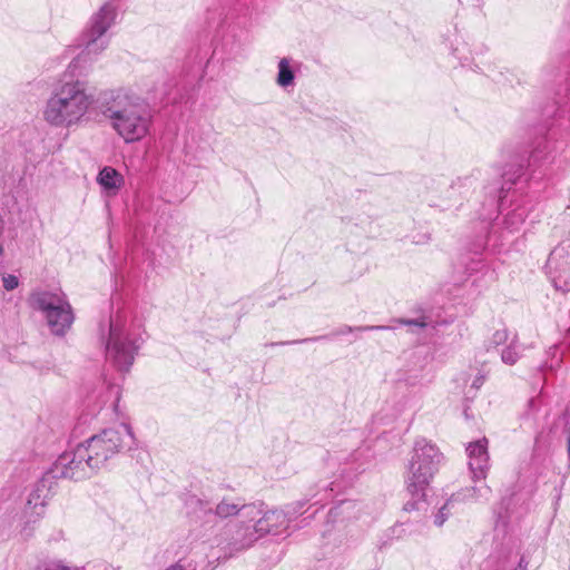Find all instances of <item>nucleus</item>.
Instances as JSON below:
<instances>
[{
    "label": "nucleus",
    "mask_w": 570,
    "mask_h": 570,
    "mask_svg": "<svg viewBox=\"0 0 570 570\" xmlns=\"http://www.w3.org/2000/svg\"><path fill=\"white\" fill-rule=\"evenodd\" d=\"M117 10L112 2H106L90 18L80 36L82 50L68 65V72L77 79L57 83L45 102L43 120L55 128L71 129L87 122L95 108V95L88 83L78 77L87 76L92 63L108 48V30L114 26Z\"/></svg>",
    "instance_id": "1"
},
{
    "label": "nucleus",
    "mask_w": 570,
    "mask_h": 570,
    "mask_svg": "<svg viewBox=\"0 0 570 570\" xmlns=\"http://www.w3.org/2000/svg\"><path fill=\"white\" fill-rule=\"evenodd\" d=\"M104 114L110 127L126 142L142 140L150 131L153 115L148 104L126 88L104 94Z\"/></svg>",
    "instance_id": "2"
},
{
    "label": "nucleus",
    "mask_w": 570,
    "mask_h": 570,
    "mask_svg": "<svg viewBox=\"0 0 570 570\" xmlns=\"http://www.w3.org/2000/svg\"><path fill=\"white\" fill-rule=\"evenodd\" d=\"M443 454L439 448L425 439L416 440L405 475L406 492L410 499L404 503L406 512L423 511L429 505L430 484L438 473Z\"/></svg>",
    "instance_id": "3"
},
{
    "label": "nucleus",
    "mask_w": 570,
    "mask_h": 570,
    "mask_svg": "<svg viewBox=\"0 0 570 570\" xmlns=\"http://www.w3.org/2000/svg\"><path fill=\"white\" fill-rule=\"evenodd\" d=\"M134 445L136 441L130 425L119 423L79 444V456L87 459L89 464L98 470L120 450L131 449Z\"/></svg>",
    "instance_id": "4"
},
{
    "label": "nucleus",
    "mask_w": 570,
    "mask_h": 570,
    "mask_svg": "<svg viewBox=\"0 0 570 570\" xmlns=\"http://www.w3.org/2000/svg\"><path fill=\"white\" fill-rule=\"evenodd\" d=\"M106 355L114 366L120 372H128L134 364L139 348L138 338L126 323H106Z\"/></svg>",
    "instance_id": "5"
},
{
    "label": "nucleus",
    "mask_w": 570,
    "mask_h": 570,
    "mask_svg": "<svg viewBox=\"0 0 570 570\" xmlns=\"http://www.w3.org/2000/svg\"><path fill=\"white\" fill-rule=\"evenodd\" d=\"M32 308L41 311L48 321H73L72 307L62 292L37 289L29 297Z\"/></svg>",
    "instance_id": "6"
},
{
    "label": "nucleus",
    "mask_w": 570,
    "mask_h": 570,
    "mask_svg": "<svg viewBox=\"0 0 570 570\" xmlns=\"http://www.w3.org/2000/svg\"><path fill=\"white\" fill-rule=\"evenodd\" d=\"M546 271L556 289L570 291V239L562 242L551 252Z\"/></svg>",
    "instance_id": "7"
},
{
    "label": "nucleus",
    "mask_w": 570,
    "mask_h": 570,
    "mask_svg": "<svg viewBox=\"0 0 570 570\" xmlns=\"http://www.w3.org/2000/svg\"><path fill=\"white\" fill-rule=\"evenodd\" d=\"M488 445V439L482 438L470 442L465 449L471 480L475 483L485 480L490 469Z\"/></svg>",
    "instance_id": "8"
},
{
    "label": "nucleus",
    "mask_w": 570,
    "mask_h": 570,
    "mask_svg": "<svg viewBox=\"0 0 570 570\" xmlns=\"http://www.w3.org/2000/svg\"><path fill=\"white\" fill-rule=\"evenodd\" d=\"M56 469L63 478L72 480L86 479L96 471L87 459H80L79 445L61 454L56 462Z\"/></svg>",
    "instance_id": "9"
},
{
    "label": "nucleus",
    "mask_w": 570,
    "mask_h": 570,
    "mask_svg": "<svg viewBox=\"0 0 570 570\" xmlns=\"http://www.w3.org/2000/svg\"><path fill=\"white\" fill-rule=\"evenodd\" d=\"M244 515L250 519H258L259 527L266 528L267 533H277L285 529L289 522L287 514L281 510H271L264 512L256 504L244 505Z\"/></svg>",
    "instance_id": "10"
},
{
    "label": "nucleus",
    "mask_w": 570,
    "mask_h": 570,
    "mask_svg": "<svg viewBox=\"0 0 570 570\" xmlns=\"http://www.w3.org/2000/svg\"><path fill=\"white\" fill-rule=\"evenodd\" d=\"M266 534V528L259 527L258 519H250L244 515L242 511V519L234 525L232 534L233 544L238 548L250 547L255 541Z\"/></svg>",
    "instance_id": "11"
},
{
    "label": "nucleus",
    "mask_w": 570,
    "mask_h": 570,
    "mask_svg": "<svg viewBox=\"0 0 570 570\" xmlns=\"http://www.w3.org/2000/svg\"><path fill=\"white\" fill-rule=\"evenodd\" d=\"M49 502V490L45 483H39L30 492L27 504L23 510V517L28 523H35L40 520Z\"/></svg>",
    "instance_id": "12"
},
{
    "label": "nucleus",
    "mask_w": 570,
    "mask_h": 570,
    "mask_svg": "<svg viewBox=\"0 0 570 570\" xmlns=\"http://www.w3.org/2000/svg\"><path fill=\"white\" fill-rule=\"evenodd\" d=\"M298 63L288 57L279 59L277 65L276 85L283 89L293 88L295 86V73Z\"/></svg>",
    "instance_id": "13"
},
{
    "label": "nucleus",
    "mask_w": 570,
    "mask_h": 570,
    "mask_svg": "<svg viewBox=\"0 0 570 570\" xmlns=\"http://www.w3.org/2000/svg\"><path fill=\"white\" fill-rule=\"evenodd\" d=\"M97 181L109 194H116L120 189L124 179L116 169L104 167L98 174Z\"/></svg>",
    "instance_id": "14"
},
{
    "label": "nucleus",
    "mask_w": 570,
    "mask_h": 570,
    "mask_svg": "<svg viewBox=\"0 0 570 570\" xmlns=\"http://www.w3.org/2000/svg\"><path fill=\"white\" fill-rule=\"evenodd\" d=\"M490 493L491 489L487 484L481 487L474 485L452 494V500H455V502L487 501Z\"/></svg>",
    "instance_id": "15"
},
{
    "label": "nucleus",
    "mask_w": 570,
    "mask_h": 570,
    "mask_svg": "<svg viewBox=\"0 0 570 570\" xmlns=\"http://www.w3.org/2000/svg\"><path fill=\"white\" fill-rule=\"evenodd\" d=\"M242 511L243 505H239L238 503L232 500L224 499L216 505L215 513L219 518H229L233 515H238V519H242Z\"/></svg>",
    "instance_id": "16"
},
{
    "label": "nucleus",
    "mask_w": 570,
    "mask_h": 570,
    "mask_svg": "<svg viewBox=\"0 0 570 570\" xmlns=\"http://www.w3.org/2000/svg\"><path fill=\"white\" fill-rule=\"evenodd\" d=\"M522 351L523 348L521 344L518 342H513L502 351L501 358L503 363L508 365H513L521 357Z\"/></svg>",
    "instance_id": "17"
},
{
    "label": "nucleus",
    "mask_w": 570,
    "mask_h": 570,
    "mask_svg": "<svg viewBox=\"0 0 570 570\" xmlns=\"http://www.w3.org/2000/svg\"><path fill=\"white\" fill-rule=\"evenodd\" d=\"M43 333H49L56 337H63L70 330V323H45Z\"/></svg>",
    "instance_id": "18"
},
{
    "label": "nucleus",
    "mask_w": 570,
    "mask_h": 570,
    "mask_svg": "<svg viewBox=\"0 0 570 570\" xmlns=\"http://www.w3.org/2000/svg\"><path fill=\"white\" fill-rule=\"evenodd\" d=\"M455 503V500H452V497L441 507L439 512L434 517V524L436 527H442L444 522L449 519L451 514V508Z\"/></svg>",
    "instance_id": "19"
},
{
    "label": "nucleus",
    "mask_w": 570,
    "mask_h": 570,
    "mask_svg": "<svg viewBox=\"0 0 570 570\" xmlns=\"http://www.w3.org/2000/svg\"><path fill=\"white\" fill-rule=\"evenodd\" d=\"M466 47V43L462 42L460 46H456L452 51L453 56L460 61L462 66H470L472 62L470 56L465 53Z\"/></svg>",
    "instance_id": "20"
},
{
    "label": "nucleus",
    "mask_w": 570,
    "mask_h": 570,
    "mask_svg": "<svg viewBox=\"0 0 570 570\" xmlns=\"http://www.w3.org/2000/svg\"><path fill=\"white\" fill-rule=\"evenodd\" d=\"M3 288L8 292L19 286V278L16 275L7 274L2 276Z\"/></svg>",
    "instance_id": "21"
},
{
    "label": "nucleus",
    "mask_w": 570,
    "mask_h": 570,
    "mask_svg": "<svg viewBox=\"0 0 570 570\" xmlns=\"http://www.w3.org/2000/svg\"><path fill=\"white\" fill-rule=\"evenodd\" d=\"M507 337H508V335H507L505 332H497L494 334V338L493 340H494L495 344H501V343L507 341Z\"/></svg>",
    "instance_id": "22"
},
{
    "label": "nucleus",
    "mask_w": 570,
    "mask_h": 570,
    "mask_svg": "<svg viewBox=\"0 0 570 570\" xmlns=\"http://www.w3.org/2000/svg\"><path fill=\"white\" fill-rule=\"evenodd\" d=\"M167 570H185V569L180 564H175V566H171L170 568H168Z\"/></svg>",
    "instance_id": "23"
},
{
    "label": "nucleus",
    "mask_w": 570,
    "mask_h": 570,
    "mask_svg": "<svg viewBox=\"0 0 570 570\" xmlns=\"http://www.w3.org/2000/svg\"><path fill=\"white\" fill-rule=\"evenodd\" d=\"M483 383V379H476L473 383L474 386L479 387Z\"/></svg>",
    "instance_id": "24"
},
{
    "label": "nucleus",
    "mask_w": 570,
    "mask_h": 570,
    "mask_svg": "<svg viewBox=\"0 0 570 570\" xmlns=\"http://www.w3.org/2000/svg\"><path fill=\"white\" fill-rule=\"evenodd\" d=\"M306 340H293V341H289V343H299V342H305Z\"/></svg>",
    "instance_id": "25"
},
{
    "label": "nucleus",
    "mask_w": 570,
    "mask_h": 570,
    "mask_svg": "<svg viewBox=\"0 0 570 570\" xmlns=\"http://www.w3.org/2000/svg\"><path fill=\"white\" fill-rule=\"evenodd\" d=\"M374 328L380 330V328H383V327H382V326H376V327H366L365 330H374Z\"/></svg>",
    "instance_id": "26"
},
{
    "label": "nucleus",
    "mask_w": 570,
    "mask_h": 570,
    "mask_svg": "<svg viewBox=\"0 0 570 570\" xmlns=\"http://www.w3.org/2000/svg\"><path fill=\"white\" fill-rule=\"evenodd\" d=\"M3 254V247L0 245V256Z\"/></svg>",
    "instance_id": "27"
},
{
    "label": "nucleus",
    "mask_w": 570,
    "mask_h": 570,
    "mask_svg": "<svg viewBox=\"0 0 570 570\" xmlns=\"http://www.w3.org/2000/svg\"><path fill=\"white\" fill-rule=\"evenodd\" d=\"M404 320L403 318H400V322H403Z\"/></svg>",
    "instance_id": "28"
}]
</instances>
